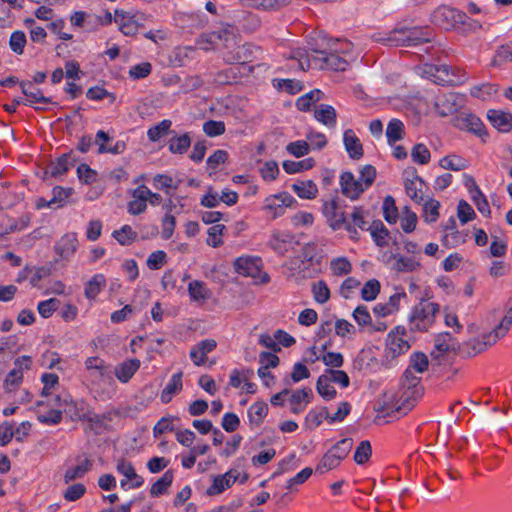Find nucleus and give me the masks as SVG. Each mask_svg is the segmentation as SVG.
I'll use <instances>...</instances> for the list:
<instances>
[{
	"instance_id": "1",
	"label": "nucleus",
	"mask_w": 512,
	"mask_h": 512,
	"mask_svg": "<svg viewBox=\"0 0 512 512\" xmlns=\"http://www.w3.org/2000/svg\"><path fill=\"white\" fill-rule=\"evenodd\" d=\"M420 377H412L410 372H404L399 385L387 390L379 405L387 415H406L422 396Z\"/></svg>"
},
{
	"instance_id": "2",
	"label": "nucleus",
	"mask_w": 512,
	"mask_h": 512,
	"mask_svg": "<svg viewBox=\"0 0 512 512\" xmlns=\"http://www.w3.org/2000/svg\"><path fill=\"white\" fill-rule=\"evenodd\" d=\"M341 47H335L330 52L315 50L307 53L304 49L297 48L291 51L289 58L297 61L300 70L330 69L333 71H345L349 61L340 54L347 53L351 44L349 42H336Z\"/></svg>"
},
{
	"instance_id": "3",
	"label": "nucleus",
	"mask_w": 512,
	"mask_h": 512,
	"mask_svg": "<svg viewBox=\"0 0 512 512\" xmlns=\"http://www.w3.org/2000/svg\"><path fill=\"white\" fill-rule=\"evenodd\" d=\"M375 42L387 46H418L429 42L432 38V30L421 27L395 28L389 33L378 32L372 36Z\"/></svg>"
},
{
	"instance_id": "4",
	"label": "nucleus",
	"mask_w": 512,
	"mask_h": 512,
	"mask_svg": "<svg viewBox=\"0 0 512 512\" xmlns=\"http://www.w3.org/2000/svg\"><path fill=\"white\" fill-rule=\"evenodd\" d=\"M440 313V305L426 299L415 304L408 314V327L412 332H427Z\"/></svg>"
},
{
	"instance_id": "5",
	"label": "nucleus",
	"mask_w": 512,
	"mask_h": 512,
	"mask_svg": "<svg viewBox=\"0 0 512 512\" xmlns=\"http://www.w3.org/2000/svg\"><path fill=\"white\" fill-rule=\"evenodd\" d=\"M86 379L93 389L101 388L113 382L111 366L103 359L92 356L85 361Z\"/></svg>"
},
{
	"instance_id": "6",
	"label": "nucleus",
	"mask_w": 512,
	"mask_h": 512,
	"mask_svg": "<svg viewBox=\"0 0 512 512\" xmlns=\"http://www.w3.org/2000/svg\"><path fill=\"white\" fill-rule=\"evenodd\" d=\"M512 326V314H506L500 323L490 332L482 335L471 342L475 354L484 351L487 347L494 345L499 339L503 338Z\"/></svg>"
},
{
	"instance_id": "7",
	"label": "nucleus",
	"mask_w": 512,
	"mask_h": 512,
	"mask_svg": "<svg viewBox=\"0 0 512 512\" xmlns=\"http://www.w3.org/2000/svg\"><path fill=\"white\" fill-rule=\"evenodd\" d=\"M56 401L58 406L64 407V412L72 420H93L92 411L85 401H74L69 394L58 395Z\"/></svg>"
},
{
	"instance_id": "8",
	"label": "nucleus",
	"mask_w": 512,
	"mask_h": 512,
	"mask_svg": "<svg viewBox=\"0 0 512 512\" xmlns=\"http://www.w3.org/2000/svg\"><path fill=\"white\" fill-rule=\"evenodd\" d=\"M467 19L465 13L448 6L436 8L431 15V21L444 29H450L456 24H466Z\"/></svg>"
},
{
	"instance_id": "9",
	"label": "nucleus",
	"mask_w": 512,
	"mask_h": 512,
	"mask_svg": "<svg viewBox=\"0 0 512 512\" xmlns=\"http://www.w3.org/2000/svg\"><path fill=\"white\" fill-rule=\"evenodd\" d=\"M247 479V473L241 472L237 468H231L224 474L214 476L212 485L207 489V494L210 496L221 494L227 488L231 487L236 481L244 483Z\"/></svg>"
},
{
	"instance_id": "10",
	"label": "nucleus",
	"mask_w": 512,
	"mask_h": 512,
	"mask_svg": "<svg viewBox=\"0 0 512 512\" xmlns=\"http://www.w3.org/2000/svg\"><path fill=\"white\" fill-rule=\"evenodd\" d=\"M406 336V329L402 326H397L389 332L385 350L387 357L396 358L410 349V343Z\"/></svg>"
},
{
	"instance_id": "11",
	"label": "nucleus",
	"mask_w": 512,
	"mask_h": 512,
	"mask_svg": "<svg viewBox=\"0 0 512 512\" xmlns=\"http://www.w3.org/2000/svg\"><path fill=\"white\" fill-rule=\"evenodd\" d=\"M32 365L31 357L23 355L14 361V368L7 374L3 386L6 392L16 390L23 381V373Z\"/></svg>"
},
{
	"instance_id": "12",
	"label": "nucleus",
	"mask_w": 512,
	"mask_h": 512,
	"mask_svg": "<svg viewBox=\"0 0 512 512\" xmlns=\"http://www.w3.org/2000/svg\"><path fill=\"white\" fill-rule=\"evenodd\" d=\"M464 103V95L450 92L438 96L434 103V107L440 116L445 117L457 112Z\"/></svg>"
},
{
	"instance_id": "13",
	"label": "nucleus",
	"mask_w": 512,
	"mask_h": 512,
	"mask_svg": "<svg viewBox=\"0 0 512 512\" xmlns=\"http://www.w3.org/2000/svg\"><path fill=\"white\" fill-rule=\"evenodd\" d=\"M296 199L288 192H281L270 195L265 199L264 209L270 212L273 218H277L284 213L285 208L293 207Z\"/></svg>"
},
{
	"instance_id": "14",
	"label": "nucleus",
	"mask_w": 512,
	"mask_h": 512,
	"mask_svg": "<svg viewBox=\"0 0 512 512\" xmlns=\"http://www.w3.org/2000/svg\"><path fill=\"white\" fill-rule=\"evenodd\" d=\"M454 126L460 130L471 132L479 137L486 136V130L479 117L472 113H459L453 120Z\"/></svg>"
},
{
	"instance_id": "15",
	"label": "nucleus",
	"mask_w": 512,
	"mask_h": 512,
	"mask_svg": "<svg viewBox=\"0 0 512 512\" xmlns=\"http://www.w3.org/2000/svg\"><path fill=\"white\" fill-rule=\"evenodd\" d=\"M339 185L342 194L348 199L357 200L366 191L361 181L350 171H344L339 177Z\"/></svg>"
},
{
	"instance_id": "16",
	"label": "nucleus",
	"mask_w": 512,
	"mask_h": 512,
	"mask_svg": "<svg viewBox=\"0 0 512 512\" xmlns=\"http://www.w3.org/2000/svg\"><path fill=\"white\" fill-rule=\"evenodd\" d=\"M238 274L249 277H257L262 269V260L256 256H241L234 262Z\"/></svg>"
},
{
	"instance_id": "17",
	"label": "nucleus",
	"mask_w": 512,
	"mask_h": 512,
	"mask_svg": "<svg viewBox=\"0 0 512 512\" xmlns=\"http://www.w3.org/2000/svg\"><path fill=\"white\" fill-rule=\"evenodd\" d=\"M323 213L333 230H338L346 224V216L336 199L323 204Z\"/></svg>"
},
{
	"instance_id": "18",
	"label": "nucleus",
	"mask_w": 512,
	"mask_h": 512,
	"mask_svg": "<svg viewBox=\"0 0 512 512\" xmlns=\"http://www.w3.org/2000/svg\"><path fill=\"white\" fill-rule=\"evenodd\" d=\"M114 23L118 26L119 31L125 36H135L139 30V24L135 20V16L123 10H115Z\"/></svg>"
},
{
	"instance_id": "19",
	"label": "nucleus",
	"mask_w": 512,
	"mask_h": 512,
	"mask_svg": "<svg viewBox=\"0 0 512 512\" xmlns=\"http://www.w3.org/2000/svg\"><path fill=\"white\" fill-rule=\"evenodd\" d=\"M290 410L293 414H300L311 402L313 392L311 388H302L297 390H290L289 393Z\"/></svg>"
},
{
	"instance_id": "20",
	"label": "nucleus",
	"mask_w": 512,
	"mask_h": 512,
	"mask_svg": "<svg viewBox=\"0 0 512 512\" xmlns=\"http://www.w3.org/2000/svg\"><path fill=\"white\" fill-rule=\"evenodd\" d=\"M150 189L144 185L138 186L132 192V200L128 203V212L132 215H139L147 208Z\"/></svg>"
},
{
	"instance_id": "21",
	"label": "nucleus",
	"mask_w": 512,
	"mask_h": 512,
	"mask_svg": "<svg viewBox=\"0 0 512 512\" xmlns=\"http://www.w3.org/2000/svg\"><path fill=\"white\" fill-rule=\"evenodd\" d=\"M20 88L22 93L26 96L23 99V104L27 106H32L34 104H44L47 105L51 103V99L45 97L42 91L35 87L31 81H22L20 82Z\"/></svg>"
},
{
	"instance_id": "22",
	"label": "nucleus",
	"mask_w": 512,
	"mask_h": 512,
	"mask_svg": "<svg viewBox=\"0 0 512 512\" xmlns=\"http://www.w3.org/2000/svg\"><path fill=\"white\" fill-rule=\"evenodd\" d=\"M406 297L407 295L404 291L395 292L389 297L387 302L376 304L373 308V313L378 317L389 316L399 310L401 300Z\"/></svg>"
},
{
	"instance_id": "23",
	"label": "nucleus",
	"mask_w": 512,
	"mask_h": 512,
	"mask_svg": "<svg viewBox=\"0 0 512 512\" xmlns=\"http://www.w3.org/2000/svg\"><path fill=\"white\" fill-rule=\"evenodd\" d=\"M217 346L213 339H205L197 343L190 351V358L196 366H201L205 363L207 354L212 352Z\"/></svg>"
},
{
	"instance_id": "24",
	"label": "nucleus",
	"mask_w": 512,
	"mask_h": 512,
	"mask_svg": "<svg viewBox=\"0 0 512 512\" xmlns=\"http://www.w3.org/2000/svg\"><path fill=\"white\" fill-rule=\"evenodd\" d=\"M487 118L491 124L500 132H509L512 129V114L491 109L487 112Z\"/></svg>"
},
{
	"instance_id": "25",
	"label": "nucleus",
	"mask_w": 512,
	"mask_h": 512,
	"mask_svg": "<svg viewBox=\"0 0 512 512\" xmlns=\"http://www.w3.org/2000/svg\"><path fill=\"white\" fill-rule=\"evenodd\" d=\"M139 359L133 358L125 360L115 367L114 373L121 383H127L140 368Z\"/></svg>"
},
{
	"instance_id": "26",
	"label": "nucleus",
	"mask_w": 512,
	"mask_h": 512,
	"mask_svg": "<svg viewBox=\"0 0 512 512\" xmlns=\"http://www.w3.org/2000/svg\"><path fill=\"white\" fill-rule=\"evenodd\" d=\"M116 470L119 474L123 475L127 480H130L128 488H139L143 485L144 480L141 476L136 474L135 469L131 462L125 459H120L117 462Z\"/></svg>"
},
{
	"instance_id": "27",
	"label": "nucleus",
	"mask_w": 512,
	"mask_h": 512,
	"mask_svg": "<svg viewBox=\"0 0 512 512\" xmlns=\"http://www.w3.org/2000/svg\"><path fill=\"white\" fill-rule=\"evenodd\" d=\"M343 143L350 158L358 160L363 156V146L352 129L344 132Z\"/></svg>"
},
{
	"instance_id": "28",
	"label": "nucleus",
	"mask_w": 512,
	"mask_h": 512,
	"mask_svg": "<svg viewBox=\"0 0 512 512\" xmlns=\"http://www.w3.org/2000/svg\"><path fill=\"white\" fill-rule=\"evenodd\" d=\"M77 246L78 240L76 234L69 233L61 237V239L56 243L55 251L60 257L68 259L75 253Z\"/></svg>"
},
{
	"instance_id": "29",
	"label": "nucleus",
	"mask_w": 512,
	"mask_h": 512,
	"mask_svg": "<svg viewBox=\"0 0 512 512\" xmlns=\"http://www.w3.org/2000/svg\"><path fill=\"white\" fill-rule=\"evenodd\" d=\"M182 376V372L175 373L171 376L169 382L161 392L160 399L162 403H169L173 397L182 390Z\"/></svg>"
},
{
	"instance_id": "30",
	"label": "nucleus",
	"mask_w": 512,
	"mask_h": 512,
	"mask_svg": "<svg viewBox=\"0 0 512 512\" xmlns=\"http://www.w3.org/2000/svg\"><path fill=\"white\" fill-rule=\"evenodd\" d=\"M314 117L317 121L323 125L333 128L336 125V110L327 104H320L316 106L314 111Z\"/></svg>"
},
{
	"instance_id": "31",
	"label": "nucleus",
	"mask_w": 512,
	"mask_h": 512,
	"mask_svg": "<svg viewBox=\"0 0 512 512\" xmlns=\"http://www.w3.org/2000/svg\"><path fill=\"white\" fill-rule=\"evenodd\" d=\"M385 134H386V138H387V143L390 146H394L395 143L397 141H400L401 139H403V137L405 135L404 123L397 118L391 119L387 124Z\"/></svg>"
},
{
	"instance_id": "32",
	"label": "nucleus",
	"mask_w": 512,
	"mask_h": 512,
	"mask_svg": "<svg viewBox=\"0 0 512 512\" xmlns=\"http://www.w3.org/2000/svg\"><path fill=\"white\" fill-rule=\"evenodd\" d=\"M364 210L362 207H354L352 214L349 218H346V224L344 228L351 234V237L357 235V228L363 229L365 225Z\"/></svg>"
},
{
	"instance_id": "33",
	"label": "nucleus",
	"mask_w": 512,
	"mask_h": 512,
	"mask_svg": "<svg viewBox=\"0 0 512 512\" xmlns=\"http://www.w3.org/2000/svg\"><path fill=\"white\" fill-rule=\"evenodd\" d=\"M292 190L302 199H314L318 194V188L312 180L296 181Z\"/></svg>"
},
{
	"instance_id": "34",
	"label": "nucleus",
	"mask_w": 512,
	"mask_h": 512,
	"mask_svg": "<svg viewBox=\"0 0 512 512\" xmlns=\"http://www.w3.org/2000/svg\"><path fill=\"white\" fill-rule=\"evenodd\" d=\"M428 358L422 352H415L410 356V364L405 372H410L412 377H418L415 373L422 374L428 368Z\"/></svg>"
},
{
	"instance_id": "35",
	"label": "nucleus",
	"mask_w": 512,
	"mask_h": 512,
	"mask_svg": "<svg viewBox=\"0 0 512 512\" xmlns=\"http://www.w3.org/2000/svg\"><path fill=\"white\" fill-rule=\"evenodd\" d=\"M470 181L472 182V188L470 189L471 199L473 200L478 211L482 215L489 216L491 211H490V207H489V204H488V201H487L485 195L482 193L480 188L476 185L473 178H470Z\"/></svg>"
},
{
	"instance_id": "36",
	"label": "nucleus",
	"mask_w": 512,
	"mask_h": 512,
	"mask_svg": "<svg viewBox=\"0 0 512 512\" xmlns=\"http://www.w3.org/2000/svg\"><path fill=\"white\" fill-rule=\"evenodd\" d=\"M91 466L92 461L84 458L76 466L68 468L64 474L65 483L68 484L75 479L82 478L90 470Z\"/></svg>"
},
{
	"instance_id": "37",
	"label": "nucleus",
	"mask_w": 512,
	"mask_h": 512,
	"mask_svg": "<svg viewBox=\"0 0 512 512\" xmlns=\"http://www.w3.org/2000/svg\"><path fill=\"white\" fill-rule=\"evenodd\" d=\"M106 286V279L103 274H95L85 285V296L94 300Z\"/></svg>"
},
{
	"instance_id": "38",
	"label": "nucleus",
	"mask_w": 512,
	"mask_h": 512,
	"mask_svg": "<svg viewBox=\"0 0 512 512\" xmlns=\"http://www.w3.org/2000/svg\"><path fill=\"white\" fill-rule=\"evenodd\" d=\"M188 293L191 300L200 302L210 297V291L202 281L194 280L188 284Z\"/></svg>"
},
{
	"instance_id": "39",
	"label": "nucleus",
	"mask_w": 512,
	"mask_h": 512,
	"mask_svg": "<svg viewBox=\"0 0 512 512\" xmlns=\"http://www.w3.org/2000/svg\"><path fill=\"white\" fill-rule=\"evenodd\" d=\"M393 269L397 272H413L420 267V263L413 257H405L401 255H393Z\"/></svg>"
},
{
	"instance_id": "40",
	"label": "nucleus",
	"mask_w": 512,
	"mask_h": 512,
	"mask_svg": "<svg viewBox=\"0 0 512 512\" xmlns=\"http://www.w3.org/2000/svg\"><path fill=\"white\" fill-rule=\"evenodd\" d=\"M324 419L329 421V413L326 407L312 409L305 417V425L308 429H315L321 425Z\"/></svg>"
},
{
	"instance_id": "41",
	"label": "nucleus",
	"mask_w": 512,
	"mask_h": 512,
	"mask_svg": "<svg viewBox=\"0 0 512 512\" xmlns=\"http://www.w3.org/2000/svg\"><path fill=\"white\" fill-rule=\"evenodd\" d=\"M286 2L287 0H239L240 5L243 7L263 10L277 9Z\"/></svg>"
},
{
	"instance_id": "42",
	"label": "nucleus",
	"mask_w": 512,
	"mask_h": 512,
	"mask_svg": "<svg viewBox=\"0 0 512 512\" xmlns=\"http://www.w3.org/2000/svg\"><path fill=\"white\" fill-rule=\"evenodd\" d=\"M309 377L310 372L308 368L303 363L297 362L293 366L291 375L289 377L284 378L283 382L286 386H290L304 379H308Z\"/></svg>"
},
{
	"instance_id": "43",
	"label": "nucleus",
	"mask_w": 512,
	"mask_h": 512,
	"mask_svg": "<svg viewBox=\"0 0 512 512\" xmlns=\"http://www.w3.org/2000/svg\"><path fill=\"white\" fill-rule=\"evenodd\" d=\"M173 481V473L170 470H167L152 486L150 489V494L153 497H158L164 494L167 489L170 487Z\"/></svg>"
},
{
	"instance_id": "44",
	"label": "nucleus",
	"mask_w": 512,
	"mask_h": 512,
	"mask_svg": "<svg viewBox=\"0 0 512 512\" xmlns=\"http://www.w3.org/2000/svg\"><path fill=\"white\" fill-rule=\"evenodd\" d=\"M322 96L323 93L320 90H312L297 99L296 107L300 111H309L312 105L318 102L322 98Z\"/></svg>"
},
{
	"instance_id": "45",
	"label": "nucleus",
	"mask_w": 512,
	"mask_h": 512,
	"mask_svg": "<svg viewBox=\"0 0 512 512\" xmlns=\"http://www.w3.org/2000/svg\"><path fill=\"white\" fill-rule=\"evenodd\" d=\"M315 165L313 158H306L300 161L287 160L283 162V169L288 174H294L311 169Z\"/></svg>"
},
{
	"instance_id": "46",
	"label": "nucleus",
	"mask_w": 512,
	"mask_h": 512,
	"mask_svg": "<svg viewBox=\"0 0 512 512\" xmlns=\"http://www.w3.org/2000/svg\"><path fill=\"white\" fill-rule=\"evenodd\" d=\"M191 145V138L188 134L172 137L169 141V151L173 154L185 153Z\"/></svg>"
},
{
	"instance_id": "47",
	"label": "nucleus",
	"mask_w": 512,
	"mask_h": 512,
	"mask_svg": "<svg viewBox=\"0 0 512 512\" xmlns=\"http://www.w3.org/2000/svg\"><path fill=\"white\" fill-rule=\"evenodd\" d=\"M330 382L328 375L323 374L318 378L316 383L317 392L327 401L332 400L336 396V390Z\"/></svg>"
},
{
	"instance_id": "48",
	"label": "nucleus",
	"mask_w": 512,
	"mask_h": 512,
	"mask_svg": "<svg viewBox=\"0 0 512 512\" xmlns=\"http://www.w3.org/2000/svg\"><path fill=\"white\" fill-rule=\"evenodd\" d=\"M497 91L498 88L495 84L485 83L472 87L470 89V94L475 98L486 101L491 99L497 93Z\"/></svg>"
},
{
	"instance_id": "49",
	"label": "nucleus",
	"mask_w": 512,
	"mask_h": 512,
	"mask_svg": "<svg viewBox=\"0 0 512 512\" xmlns=\"http://www.w3.org/2000/svg\"><path fill=\"white\" fill-rule=\"evenodd\" d=\"M440 166L446 170L460 171L468 167V161L457 155H448L440 160Z\"/></svg>"
},
{
	"instance_id": "50",
	"label": "nucleus",
	"mask_w": 512,
	"mask_h": 512,
	"mask_svg": "<svg viewBox=\"0 0 512 512\" xmlns=\"http://www.w3.org/2000/svg\"><path fill=\"white\" fill-rule=\"evenodd\" d=\"M73 163L70 161L68 155H62L55 162L49 166V172L53 177L63 176L71 167Z\"/></svg>"
},
{
	"instance_id": "51",
	"label": "nucleus",
	"mask_w": 512,
	"mask_h": 512,
	"mask_svg": "<svg viewBox=\"0 0 512 512\" xmlns=\"http://www.w3.org/2000/svg\"><path fill=\"white\" fill-rule=\"evenodd\" d=\"M172 122L168 119H164L158 124L150 127L147 131L148 139L152 142H156L163 136L168 134L171 128Z\"/></svg>"
},
{
	"instance_id": "52",
	"label": "nucleus",
	"mask_w": 512,
	"mask_h": 512,
	"mask_svg": "<svg viewBox=\"0 0 512 512\" xmlns=\"http://www.w3.org/2000/svg\"><path fill=\"white\" fill-rule=\"evenodd\" d=\"M340 463V459L328 450L316 466L315 471L316 473L324 474L325 472L336 468Z\"/></svg>"
},
{
	"instance_id": "53",
	"label": "nucleus",
	"mask_w": 512,
	"mask_h": 512,
	"mask_svg": "<svg viewBox=\"0 0 512 512\" xmlns=\"http://www.w3.org/2000/svg\"><path fill=\"white\" fill-rule=\"evenodd\" d=\"M455 339L448 332L440 333L435 337L434 346L435 349L440 353H446L455 347Z\"/></svg>"
},
{
	"instance_id": "54",
	"label": "nucleus",
	"mask_w": 512,
	"mask_h": 512,
	"mask_svg": "<svg viewBox=\"0 0 512 512\" xmlns=\"http://www.w3.org/2000/svg\"><path fill=\"white\" fill-rule=\"evenodd\" d=\"M268 413V405L265 402H256L248 409L250 422L259 425Z\"/></svg>"
},
{
	"instance_id": "55",
	"label": "nucleus",
	"mask_w": 512,
	"mask_h": 512,
	"mask_svg": "<svg viewBox=\"0 0 512 512\" xmlns=\"http://www.w3.org/2000/svg\"><path fill=\"white\" fill-rule=\"evenodd\" d=\"M180 180H175L167 174H157L153 177L152 184L158 190L177 189ZM168 193V191H166Z\"/></svg>"
},
{
	"instance_id": "56",
	"label": "nucleus",
	"mask_w": 512,
	"mask_h": 512,
	"mask_svg": "<svg viewBox=\"0 0 512 512\" xmlns=\"http://www.w3.org/2000/svg\"><path fill=\"white\" fill-rule=\"evenodd\" d=\"M417 183L420 185L423 184V180L419 176H415L414 179L405 181V191L411 200L416 203H421L423 201V197L421 194V189L417 187Z\"/></svg>"
},
{
	"instance_id": "57",
	"label": "nucleus",
	"mask_w": 512,
	"mask_h": 512,
	"mask_svg": "<svg viewBox=\"0 0 512 512\" xmlns=\"http://www.w3.org/2000/svg\"><path fill=\"white\" fill-rule=\"evenodd\" d=\"M440 202L429 199L423 204V218L427 223L435 222L439 217Z\"/></svg>"
},
{
	"instance_id": "58",
	"label": "nucleus",
	"mask_w": 512,
	"mask_h": 512,
	"mask_svg": "<svg viewBox=\"0 0 512 512\" xmlns=\"http://www.w3.org/2000/svg\"><path fill=\"white\" fill-rule=\"evenodd\" d=\"M220 36L214 34V32L203 33L196 40V45L199 49L204 51H210L218 47V38Z\"/></svg>"
},
{
	"instance_id": "59",
	"label": "nucleus",
	"mask_w": 512,
	"mask_h": 512,
	"mask_svg": "<svg viewBox=\"0 0 512 512\" xmlns=\"http://www.w3.org/2000/svg\"><path fill=\"white\" fill-rule=\"evenodd\" d=\"M312 293L317 303L324 304L330 299V290L323 280L312 284Z\"/></svg>"
},
{
	"instance_id": "60",
	"label": "nucleus",
	"mask_w": 512,
	"mask_h": 512,
	"mask_svg": "<svg viewBox=\"0 0 512 512\" xmlns=\"http://www.w3.org/2000/svg\"><path fill=\"white\" fill-rule=\"evenodd\" d=\"M112 236L121 244V245H129L132 243L136 237L137 233L133 231L131 226L124 225L119 230H115L112 233Z\"/></svg>"
},
{
	"instance_id": "61",
	"label": "nucleus",
	"mask_w": 512,
	"mask_h": 512,
	"mask_svg": "<svg viewBox=\"0 0 512 512\" xmlns=\"http://www.w3.org/2000/svg\"><path fill=\"white\" fill-rule=\"evenodd\" d=\"M330 269L334 275L343 276L351 272L352 265L346 257H338L331 260Z\"/></svg>"
},
{
	"instance_id": "62",
	"label": "nucleus",
	"mask_w": 512,
	"mask_h": 512,
	"mask_svg": "<svg viewBox=\"0 0 512 512\" xmlns=\"http://www.w3.org/2000/svg\"><path fill=\"white\" fill-rule=\"evenodd\" d=\"M371 236L377 246L387 245L388 230L381 222H374L370 227Z\"/></svg>"
},
{
	"instance_id": "63",
	"label": "nucleus",
	"mask_w": 512,
	"mask_h": 512,
	"mask_svg": "<svg viewBox=\"0 0 512 512\" xmlns=\"http://www.w3.org/2000/svg\"><path fill=\"white\" fill-rule=\"evenodd\" d=\"M352 447V438H343L340 441H338L331 449H329V451L335 454V456H337L340 459V461H342L347 457Z\"/></svg>"
},
{
	"instance_id": "64",
	"label": "nucleus",
	"mask_w": 512,
	"mask_h": 512,
	"mask_svg": "<svg viewBox=\"0 0 512 512\" xmlns=\"http://www.w3.org/2000/svg\"><path fill=\"white\" fill-rule=\"evenodd\" d=\"M380 292V283L376 279L367 281L361 289V297L365 301H373Z\"/></svg>"
}]
</instances>
